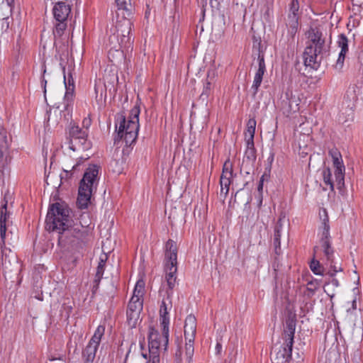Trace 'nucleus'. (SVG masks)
I'll use <instances>...</instances> for the list:
<instances>
[{
  "instance_id": "obj_12",
  "label": "nucleus",
  "mask_w": 363,
  "mask_h": 363,
  "mask_svg": "<svg viewBox=\"0 0 363 363\" xmlns=\"http://www.w3.org/2000/svg\"><path fill=\"white\" fill-rule=\"evenodd\" d=\"M169 327L167 333L164 328H161V333L153 328H150L148 334L149 348L167 350L169 343Z\"/></svg>"
},
{
  "instance_id": "obj_28",
  "label": "nucleus",
  "mask_w": 363,
  "mask_h": 363,
  "mask_svg": "<svg viewBox=\"0 0 363 363\" xmlns=\"http://www.w3.org/2000/svg\"><path fill=\"white\" fill-rule=\"evenodd\" d=\"M106 260V255H104V257L100 258V261L99 262L98 267L96 269L95 279L94 280V288H97L99 286V284L104 272Z\"/></svg>"
},
{
  "instance_id": "obj_40",
  "label": "nucleus",
  "mask_w": 363,
  "mask_h": 363,
  "mask_svg": "<svg viewBox=\"0 0 363 363\" xmlns=\"http://www.w3.org/2000/svg\"><path fill=\"white\" fill-rule=\"evenodd\" d=\"M282 226V218H279L275 226L274 235H277V233L281 235Z\"/></svg>"
},
{
  "instance_id": "obj_27",
  "label": "nucleus",
  "mask_w": 363,
  "mask_h": 363,
  "mask_svg": "<svg viewBox=\"0 0 363 363\" xmlns=\"http://www.w3.org/2000/svg\"><path fill=\"white\" fill-rule=\"evenodd\" d=\"M316 257H314L310 263V269L316 275H324L327 274L325 272V268L324 267L325 264L323 262L320 263L321 260L319 259H315Z\"/></svg>"
},
{
  "instance_id": "obj_10",
  "label": "nucleus",
  "mask_w": 363,
  "mask_h": 363,
  "mask_svg": "<svg viewBox=\"0 0 363 363\" xmlns=\"http://www.w3.org/2000/svg\"><path fill=\"white\" fill-rule=\"evenodd\" d=\"M12 138L8 131L0 126V172L3 174L9 170L12 160L11 146Z\"/></svg>"
},
{
  "instance_id": "obj_16",
  "label": "nucleus",
  "mask_w": 363,
  "mask_h": 363,
  "mask_svg": "<svg viewBox=\"0 0 363 363\" xmlns=\"http://www.w3.org/2000/svg\"><path fill=\"white\" fill-rule=\"evenodd\" d=\"M9 218L10 213L7 210V202L6 201L0 208V236L4 245L9 234L12 235V231H8V228L11 223Z\"/></svg>"
},
{
  "instance_id": "obj_5",
  "label": "nucleus",
  "mask_w": 363,
  "mask_h": 363,
  "mask_svg": "<svg viewBox=\"0 0 363 363\" xmlns=\"http://www.w3.org/2000/svg\"><path fill=\"white\" fill-rule=\"evenodd\" d=\"M329 154L333 158V163L335 168V181L333 180L331 170L329 168H326L323 171V182L325 185L329 186L331 191H334L335 185H336L340 193L343 195L345 194V167L343 164L342 155L336 149L330 150Z\"/></svg>"
},
{
  "instance_id": "obj_51",
  "label": "nucleus",
  "mask_w": 363,
  "mask_h": 363,
  "mask_svg": "<svg viewBox=\"0 0 363 363\" xmlns=\"http://www.w3.org/2000/svg\"><path fill=\"white\" fill-rule=\"evenodd\" d=\"M330 283L336 287L339 286V281L336 279H333Z\"/></svg>"
},
{
  "instance_id": "obj_41",
  "label": "nucleus",
  "mask_w": 363,
  "mask_h": 363,
  "mask_svg": "<svg viewBox=\"0 0 363 363\" xmlns=\"http://www.w3.org/2000/svg\"><path fill=\"white\" fill-rule=\"evenodd\" d=\"M230 185V184H225V185H223V186H220V196H223V199H225L228 194Z\"/></svg>"
},
{
  "instance_id": "obj_18",
  "label": "nucleus",
  "mask_w": 363,
  "mask_h": 363,
  "mask_svg": "<svg viewBox=\"0 0 363 363\" xmlns=\"http://www.w3.org/2000/svg\"><path fill=\"white\" fill-rule=\"evenodd\" d=\"M257 60L259 67L255 73L253 84L252 85V89H253L255 94L257 92L259 87L261 85L263 79V75L266 71L264 54L260 51L259 52L258 54Z\"/></svg>"
},
{
  "instance_id": "obj_56",
  "label": "nucleus",
  "mask_w": 363,
  "mask_h": 363,
  "mask_svg": "<svg viewBox=\"0 0 363 363\" xmlns=\"http://www.w3.org/2000/svg\"><path fill=\"white\" fill-rule=\"evenodd\" d=\"M94 90L97 91V88L95 86Z\"/></svg>"
},
{
  "instance_id": "obj_43",
  "label": "nucleus",
  "mask_w": 363,
  "mask_h": 363,
  "mask_svg": "<svg viewBox=\"0 0 363 363\" xmlns=\"http://www.w3.org/2000/svg\"><path fill=\"white\" fill-rule=\"evenodd\" d=\"M247 149H255L254 138H245Z\"/></svg>"
},
{
  "instance_id": "obj_50",
  "label": "nucleus",
  "mask_w": 363,
  "mask_h": 363,
  "mask_svg": "<svg viewBox=\"0 0 363 363\" xmlns=\"http://www.w3.org/2000/svg\"><path fill=\"white\" fill-rule=\"evenodd\" d=\"M55 361H58V362H60L61 363H63V359H61V358H59V359H54V358L51 359L47 363H54Z\"/></svg>"
},
{
  "instance_id": "obj_3",
  "label": "nucleus",
  "mask_w": 363,
  "mask_h": 363,
  "mask_svg": "<svg viewBox=\"0 0 363 363\" xmlns=\"http://www.w3.org/2000/svg\"><path fill=\"white\" fill-rule=\"evenodd\" d=\"M314 257L318 258L326 267H329L327 274L334 277L338 272L342 271L341 264L335 261V250L331 245L330 235V226L325 222L323 223V228L319 245L314 247Z\"/></svg>"
},
{
  "instance_id": "obj_53",
  "label": "nucleus",
  "mask_w": 363,
  "mask_h": 363,
  "mask_svg": "<svg viewBox=\"0 0 363 363\" xmlns=\"http://www.w3.org/2000/svg\"><path fill=\"white\" fill-rule=\"evenodd\" d=\"M352 306H353L354 308H356V301L355 300H354L353 302H352Z\"/></svg>"
},
{
  "instance_id": "obj_55",
  "label": "nucleus",
  "mask_w": 363,
  "mask_h": 363,
  "mask_svg": "<svg viewBox=\"0 0 363 363\" xmlns=\"http://www.w3.org/2000/svg\"><path fill=\"white\" fill-rule=\"evenodd\" d=\"M77 166H78V164H77L74 165V166L72 167V170H75V169H77Z\"/></svg>"
},
{
  "instance_id": "obj_35",
  "label": "nucleus",
  "mask_w": 363,
  "mask_h": 363,
  "mask_svg": "<svg viewBox=\"0 0 363 363\" xmlns=\"http://www.w3.org/2000/svg\"><path fill=\"white\" fill-rule=\"evenodd\" d=\"M159 349L149 348V361L147 363H160Z\"/></svg>"
},
{
  "instance_id": "obj_32",
  "label": "nucleus",
  "mask_w": 363,
  "mask_h": 363,
  "mask_svg": "<svg viewBox=\"0 0 363 363\" xmlns=\"http://www.w3.org/2000/svg\"><path fill=\"white\" fill-rule=\"evenodd\" d=\"M145 290V282L143 280H138L135 286L131 298L133 300H143Z\"/></svg>"
},
{
  "instance_id": "obj_38",
  "label": "nucleus",
  "mask_w": 363,
  "mask_h": 363,
  "mask_svg": "<svg viewBox=\"0 0 363 363\" xmlns=\"http://www.w3.org/2000/svg\"><path fill=\"white\" fill-rule=\"evenodd\" d=\"M319 285V282L316 279L308 281L307 284V290L313 294L318 289Z\"/></svg>"
},
{
  "instance_id": "obj_48",
  "label": "nucleus",
  "mask_w": 363,
  "mask_h": 363,
  "mask_svg": "<svg viewBox=\"0 0 363 363\" xmlns=\"http://www.w3.org/2000/svg\"><path fill=\"white\" fill-rule=\"evenodd\" d=\"M46 84H47V81L45 79V78L43 77L42 79V81H41V85L43 87V89H44V94H45L46 93Z\"/></svg>"
},
{
  "instance_id": "obj_9",
  "label": "nucleus",
  "mask_w": 363,
  "mask_h": 363,
  "mask_svg": "<svg viewBox=\"0 0 363 363\" xmlns=\"http://www.w3.org/2000/svg\"><path fill=\"white\" fill-rule=\"evenodd\" d=\"M52 13L56 21L53 34L55 38H60L67 28V19L71 13V5L65 1H59L54 6Z\"/></svg>"
},
{
  "instance_id": "obj_45",
  "label": "nucleus",
  "mask_w": 363,
  "mask_h": 363,
  "mask_svg": "<svg viewBox=\"0 0 363 363\" xmlns=\"http://www.w3.org/2000/svg\"><path fill=\"white\" fill-rule=\"evenodd\" d=\"M264 177V175H262V177L260 178V180H259V184L257 186V190L259 192H261L263 189Z\"/></svg>"
},
{
  "instance_id": "obj_13",
  "label": "nucleus",
  "mask_w": 363,
  "mask_h": 363,
  "mask_svg": "<svg viewBox=\"0 0 363 363\" xmlns=\"http://www.w3.org/2000/svg\"><path fill=\"white\" fill-rule=\"evenodd\" d=\"M1 261L4 270L6 272H12L19 269V264L17 255L10 249L5 247V244L2 243L1 246Z\"/></svg>"
},
{
  "instance_id": "obj_21",
  "label": "nucleus",
  "mask_w": 363,
  "mask_h": 363,
  "mask_svg": "<svg viewBox=\"0 0 363 363\" xmlns=\"http://www.w3.org/2000/svg\"><path fill=\"white\" fill-rule=\"evenodd\" d=\"M143 309V300H133L130 298L128 306L127 317L130 320H137Z\"/></svg>"
},
{
  "instance_id": "obj_36",
  "label": "nucleus",
  "mask_w": 363,
  "mask_h": 363,
  "mask_svg": "<svg viewBox=\"0 0 363 363\" xmlns=\"http://www.w3.org/2000/svg\"><path fill=\"white\" fill-rule=\"evenodd\" d=\"M281 235L278 233L277 235H274V245L275 253L279 255L281 253Z\"/></svg>"
},
{
  "instance_id": "obj_17",
  "label": "nucleus",
  "mask_w": 363,
  "mask_h": 363,
  "mask_svg": "<svg viewBox=\"0 0 363 363\" xmlns=\"http://www.w3.org/2000/svg\"><path fill=\"white\" fill-rule=\"evenodd\" d=\"M170 294L168 292V296L166 298L163 299L160 309V327L164 328L167 332V327L169 325V313L172 308V304L170 298Z\"/></svg>"
},
{
  "instance_id": "obj_20",
  "label": "nucleus",
  "mask_w": 363,
  "mask_h": 363,
  "mask_svg": "<svg viewBox=\"0 0 363 363\" xmlns=\"http://www.w3.org/2000/svg\"><path fill=\"white\" fill-rule=\"evenodd\" d=\"M88 136H81L74 138H67L69 148L73 151L87 150L91 147V143L87 139Z\"/></svg>"
},
{
  "instance_id": "obj_14",
  "label": "nucleus",
  "mask_w": 363,
  "mask_h": 363,
  "mask_svg": "<svg viewBox=\"0 0 363 363\" xmlns=\"http://www.w3.org/2000/svg\"><path fill=\"white\" fill-rule=\"evenodd\" d=\"M299 4L298 0H291L289 7V13L287 18L286 26L288 32L294 37L298 30V12Z\"/></svg>"
},
{
  "instance_id": "obj_6",
  "label": "nucleus",
  "mask_w": 363,
  "mask_h": 363,
  "mask_svg": "<svg viewBox=\"0 0 363 363\" xmlns=\"http://www.w3.org/2000/svg\"><path fill=\"white\" fill-rule=\"evenodd\" d=\"M99 167L96 165H90L84 174L79 183L77 206L80 209H86L90 203L91 197L94 191V184L97 181Z\"/></svg>"
},
{
  "instance_id": "obj_34",
  "label": "nucleus",
  "mask_w": 363,
  "mask_h": 363,
  "mask_svg": "<svg viewBox=\"0 0 363 363\" xmlns=\"http://www.w3.org/2000/svg\"><path fill=\"white\" fill-rule=\"evenodd\" d=\"M185 358L188 363H191L192 357L194 353V342H186L185 346Z\"/></svg>"
},
{
  "instance_id": "obj_7",
  "label": "nucleus",
  "mask_w": 363,
  "mask_h": 363,
  "mask_svg": "<svg viewBox=\"0 0 363 363\" xmlns=\"http://www.w3.org/2000/svg\"><path fill=\"white\" fill-rule=\"evenodd\" d=\"M164 272L165 278L170 296L172 294V290L177 284V247L172 240H169L165 246L164 256Z\"/></svg>"
},
{
  "instance_id": "obj_47",
  "label": "nucleus",
  "mask_w": 363,
  "mask_h": 363,
  "mask_svg": "<svg viewBox=\"0 0 363 363\" xmlns=\"http://www.w3.org/2000/svg\"><path fill=\"white\" fill-rule=\"evenodd\" d=\"M354 5L361 6L363 4V0H352Z\"/></svg>"
},
{
  "instance_id": "obj_23",
  "label": "nucleus",
  "mask_w": 363,
  "mask_h": 363,
  "mask_svg": "<svg viewBox=\"0 0 363 363\" xmlns=\"http://www.w3.org/2000/svg\"><path fill=\"white\" fill-rule=\"evenodd\" d=\"M115 1L118 7V16H130L133 9L130 0H115Z\"/></svg>"
},
{
  "instance_id": "obj_4",
  "label": "nucleus",
  "mask_w": 363,
  "mask_h": 363,
  "mask_svg": "<svg viewBox=\"0 0 363 363\" xmlns=\"http://www.w3.org/2000/svg\"><path fill=\"white\" fill-rule=\"evenodd\" d=\"M128 17L127 16H123L122 20L117 21L115 31L108 38V43L111 47L108 51L109 58L113 51L120 56H123V52L121 50V48L128 47L130 44L131 38L130 33L132 22Z\"/></svg>"
},
{
  "instance_id": "obj_26",
  "label": "nucleus",
  "mask_w": 363,
  "mask_h": 363,
  "mask_svg": "<svg viewBox=\"0 0 363 363\" xmlns=\"http://www.w3.org/2000/svg\"><path fill=\"white\" fill-rule=\"evenodd\" d=\"M64 78H65V87H66L65 100L67 101V106H68L69 102L72 100L74 90V83L73 79L71 77H69L67 79L65 75Z\"/></svg>"
},
{
  "instance_id": "obj_44",
  "label": "nucleus",
  "mask_w": 363,
  "mask_h": 363,
  "mask_svg": "<svg viewBox=\"0 0 363 363\" xmlns=\"http://www.w3.org/2000/svg\"><path fill=\"white\" fill-rule=\"evenodd\" d=\"M294 102H295V105L293 106L291 100L289 101L290 110L293 112H296L298 110V104L296 102V101H294Z\"/></svg>"
},
{
  "instance_id": "obj_11",
  "label": "nucleus",
  "mask_w": 363,
  "mask_h": 363,
  "mask_svg": "<svg viewBox=\"0 0 363 363\" xmlns=\"http://www.w3.org/2000/svg\"><path fill=\"white\" fill-rule=\"evenodd\" d=\"M140 113V107L138 104H135L130 112L128 121L125 120V116L123 115L118 116V121H119V125H118V123H116L117 133H118V134H122L123 132H138Z\"/></svg>"
},
{
  "instance_id": "obj_29",
  "label": "nucleus",
  "mask_w": 363,
  "mask_h": 363,
  "mask_svg": "<svg viewBox=\"0 0 363 363\" xmlns=\"http://www.w3.org/2000/svg\"><path fill=\"white\" fill-rule=\"evenodd\" d=\"M138 132L133 131H130L128 133L123 132L122 134H118V133H117V138H116V140L118 139H123L125 143V145L130 146L135 141L138 137Z\"/></svg>"
},
{
  "instance_id": "obj_2",
  "label": "nucleus",
  "mask_w": 363,
  "mask_h": 363,
  "mask_svg": "<svg viewBox=\"0 0 363 363\" xmlns=\"http://www.w3.org/2000/svg\"><path fill=\"white\" fill-rule=\"evenodd\" d=\"M306 35L308 41L303 52L304 64L306 67L317 69L321 62V55L328 50L326 35L318 27H311Z\"/></svg>"
},
{
  "instance_id": "obj_39",
  "label": "nucleus",
  "mask_w": 363,
  "mask_h": 363,
  "mask_svg": "<svg viewBox=\"0 0 363 363\" xmlns=\"http://www.w3.org/2000/svg\"><path fill=\"white\" fill-rule=\"evenodd\" d=\"M245 156L250 161L255 160L256 159L255 149H246Z\"/></svg>"
},
{
  "instance_id": "obj_46",
  "label": "nucleus",
  "mask_w": 363,
  "mask_h": 363,
  "mask_svg": "<svg viewBox=\"0 0 363 363\" xmlns=\"http://www.w3.org/2000/svg\"><path fill=\"white\" fill-rule=\"evenodd\" d=\"M221 350H222V345L219 342H217L216 346V354H219L221 352Z\"/></svg>"
},
{
  "instance_id": "obj_15",
  "label": "nucleus",
  "mask_w": 363,
  "mask_h": 363,
  "mask_svg": "<svg viewBox=\"0 0 363 363\" xmlns=\"http://www.w3.org/2000/svg\"><path fill=\"white\" fill-rule=\"evenodd\" d=\"M349 41L348 38L345 34L342 33L338 35L337 44L340 48V52L335 64L333 65L334 69L337 72H341L343 68L346 55L349 52Z\"/></svg>"
},
{
  "instance_id": "obj_33",
  "label": "nucleus",
  "mask_w": 363,
  "mask_h": 363,
  "mask_svg": "<svg viewBox=\"0 0 363 363\" xmlns=\"http://www.w3.org/2000/svg\"><path fill=\"white\" fill-rule=\"evenodd\" d=\"M256 123V121L254 118H250L248 120L247 123V130L245 133V138L255 137Z\"/></svg>"
},
{
  "instance_id": "obj_24",
  "label": "nucleus",
  "mask_w": 363,
  "mask_h": 363,
  "mask_svg": "<svg viewBox=\"0 0 363 363\" xmlns=\"http://www.w3.org/2000/svg\"><path fill=\"white\" fill-rule=\"evenodd\" d=\"M98 347L88 343L82 351V359L84 363H93Z\"/></svg>"
},
{
  "instance_id": "obj_25",
  "label": "nucleus",
  "mask_w": 363,
  "mask_h": 363,
  "mask_svg": "<svg viewBox=\"0 0 363 363\" xmlns=\"http://www.w3.org/2000/svg\"><path fill=\"white\" fill-rule=\"evenodd\" d=\"M347 94L352 97V100H357L359 96L363 94V81H359L350 85L348 88Z\"/></svg>"
},
{
  "instance_id": "obj_54",
  "label": "nucleus",
  "mask_w": 363,
  "mask_h": 363,
  "mask_svg": "<svg viewBox=\"0 0 363 363\" xmlns=\"http://www.w3.org/2000/svg\"><path fill=\"white\" fill-rule=\"evenodd\" d=\"M142 355H143V357L145 359H147V353H142Z\"/></svg>"
},
{
  "instance_id": "obj_42",
  "label": "nucleus",
  "mask_w": 363,
  "mask_h": 363,
  "mask_svg": "<svg viewBox=\"0 0 363 363\" xmlns=\"http://www.w3.org/2000/svg\"><path fill=\"white\" fill-rule=\"evenodd\" d=\"M91 124V120L89 117H86L82 121V126L83 130H86L88 132V129Z\"/></svg>"
},
{
  "instance_id": "obj_52",
  "label": "nucleus",
  "mask_w": 363,
  "mask_h": 363,
  "mask_svg": "<svg viewBox=\"0 0 363 363\" xmlns=\"http://www.w3.org/2000/svg\"><path fill=\"white\" fill-rule=\"evenodd\" d=\"M6 1L9 6H11V4H13L14 0H6Z\"/></svg>"
},
{
  "instance_id": "obj_31",
  "label": "nucleus",
  "mask_w": 363,
  "mask_h": 363,
  "mask_svg": "<svg viewBox=\"0 0 363 363\" xmlns=\"http://www.w3.org/2000/svg\"><path fill=\"white\" fill-rule=\"evenodd\" d=\"M81 136H88V132L80 128L77 125H75L74 123L70 124L67 138H79Z\"/></svg>"
},
{
  "instance_id": "obj_8",
  "label": "nucleus",
  "mask_w": 363,
  "mask_h": 363,
  "mask_svg": "<svg viewBox=\"0 0 363 363\" xmlns=\"http://www.w3.org/2000/svg\"><path fill=\"white\" fill-rule=\"evenodd\" d=\"M296 326V318L294 317H289L286 320V325L282 333L284 343L276 353L274 358L276 363H286L291 359Z\"/></svg>"
},
{
  "instance_id": "obj_1",
  "label": "nucleus",
  "mask_w": 363,
  "mask_h": 363,
  "mask_svg": "<svg viewBox=\"0 0 363 363\" xmlns=\"http://www.w3.org/2000/svg\"><path fill=\"white\" fill-rule=\"evenodd\" d=\"M69 208L60 203L52 204L48 211L45 223L49 231L59 234V244L63 247L79 250L91 239V230L88 227H72Z\"/></svg>"
},
{
  "instance_id": "obj_49",
  "label": "nucleus",
  "mask_w": 363,
  "mask_h": 363,
  "mask_svg": "<svg viewBox=\"0 0 363 363\" xmlns=\"http://www.w3.org/2000/svg\"><path fill=\"white\" fill-rule=\"evenodd\" d=\"M181 354H182V353H181L180 350L177 351V352L175 354L177 361V363H179V362L181 361Z\"/></svg>"
},
{
  "instance_id": "obj_19",
  "label": "nucleus",
  "mask_w": 363,
  "mask_h": 363,
  "mask_svg": "<svg viewBox=\"0 0 363 363\" xmlns=\"http://www.w3.org/2000/svg\"><path fill=\"white\" fill-rule=\"evenodd\" d=\"M184 329L186 341L194 342L196 332V319L194 315H189L186 318Z\"/></svg>"
},
{
  "instance_id": "obj_22",
  "label": "nucleus",
  "mask_w": 363,
  "mask_h": 363,
  "mask_svg": "<svg viewBox=\"0 0 363 363\" xmlns=\"http://www.w3.org/2000/svg\"><path fill=\"white\" fill-rule=\"evenodd\" d=\"M233 177V164L230 160L225 161L223 164V172L220 178V185L230 184Z\"/></svg>"
},
{
  "instance_id": "obj_37",
  "label": "nucleus",
  "mask_w": 363,
  "mask_h": 363,
  "mask_svg": "<svg viewBox=\"0 0 363 363\" xmlns=\"http://www.w3.org/2000/svg\"><path fill=\"white\" fill-rule=\"evenodd\" d=\"M212 87H213L212 82L207 79L206 82L205 83V84L203 86V89L202 91L201 96H206V97H208L211 92Z\"/></svg>"
},
{
  "instance_id": "obj_30",
  "label": "nucleus",
  "mask_w": 363,
  "mask_h": 363,
  "mask_svg": "<svg viewBox=\"0 0 363 363\" xmlns=\"http://www.w3.org/2000/svg\"><path fill=\"white\" fill-rule=\"evenodd\" d=\"M104 332L105 326L102 325H99L96 329L94 334L93 335V336L91 337V340L88 343L99 347V345L101 340V337L104 335Z\"/></svg>"
}]
</instances>
